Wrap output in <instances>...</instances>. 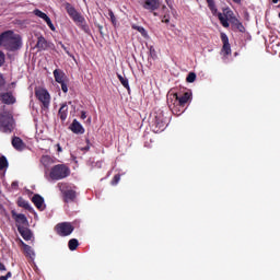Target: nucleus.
<instances>
[{"mask_svg":"<svg viewBox=\"0 0 280 280\" xmlns=\"http://www.w3.org/2000/svg\"><path fill=\"white\" fill-rule=\"evenodd\" d=\"M5 62V55L0 51V65H3Z\"/></svg>","mask_w":280,"mask_h":280,"instance_id":"35","label":"nucleus"},{"mask_svg":"<svg viewBox=\"0 0 280 280\" xmlns=\"http://www.w3.org/2000/svg\"><path fill=\"white\" fill-rule=\"evenodd\" d=\"M18 231L22 235L23 240H25L26 242H30V240H32V231H30V229L19 226Z\"/></svg>","mask_w":280,"mask_h":280,"instance_id":"15","label":"nucleus"},{"mask_svg":"<svg viewBox=\"0 0 280 280\" xmlns=\"http://www.w3.org/2000/svg\"><path fill=\"white\" fill-rule=\"evenodd\" d=\"M61 84V90L63 93H68L69 92V88L67 86V81H63Z\"/></svg>","mask_w":280,"mask_h":280,"instance_id":"32","label":"nucleus"},{"mask_svg":"<svg viewBox=\"0 0 280 280\" xmlns=\"http://www.w3.org/2000/svg\"><path fill=\"white\" fill-rule=\"evenodd\" d=\"M120 179L121 177H119V175L114 176V179L112 180V185H117V183H119Z\"/></svg>","mask_w":280,"mask_h":280,"instance_id":"34","label":"nucleus"},{"mask_svg":"<svg viewBox=\"0 0 280 280\" xmlns=\"http://www.w3.org/2000/svg\"><path fill=\"white\" fill-rule=\"evenodd\" d=\"M140 5L144 8V10H159L161 8V2L159 0H140Z\"/></svg>","mask_w":280,"mask_h":280,"instance_id":"8","label":"nucleus"},{"mask_svg":"<svg viewBox=\"0 0 280 280\" xmlns=\"http://www.w3.org/2000/svg\"><path fill=\"white\" fill-rule=\"evenodd\" d=\"M132 28L137 30V32H139L144 38H148V32L145 31V28H143V26L132 25Z\"/></svg>","mask_w":280,"mask_h":280,"instance_id":"25","label":"nucleus"},{"mask_svg":"<svg viewBox=\"0 0 280 280\" xmlns=\"http://www.w3.org/2000/svg\"><path fill=\"white\" fill-rule=\"evenodd\" d=\"M234 3H237L238 5L242 3V0H232Z\"/></svg>","mask_w":280,"mask_h":280,"instance_id":"43","label":"nucleus"},{"mask_svg":"<svg viewBox=\"0 0 280 280\" xmlns=\"http://www.w3.org/2000/svg\"><path fill=\"white\" fill-rule=\"evenodd\" d=\"M46 174L48 175V178H50V180H62V178H67V176L71 174V171L68 168L67 165L58 164L52 166Z\"/></svg>","mask_w":280,"mask_h":280,"instance_id":"3","label":"nucleus"},{"mask_svg":"<svg viewBox=\"0 0 280 280\" xmlns=\"http://www.w3.org/2000/svg\"><path fill=\"white\" fill-rule=\"evenodd\" d=\"M207 3L212 14L214 16H218L223 27H229V22L232 23V25H236L237 27H240V20L235 18L231 9H224L223 13H219L218 8H215V3L213 2V0H207Z\"/></svg>","mask_w":280,"mask_h":280,"instance_id":"1","label":"nucleus"},{"mask_svg":"<svg viewBox=\"0 0 280 280\" xmlns=\"http://www.w3.org/2000/svg\"><path fill=\"white\" fill-rule=\"evenodd\" d=\"M42 163H43V165H45V167H49V165H51L54 163V159L51 156L44 155L42 158Z\"/></svg>","mask_w":280,"mask_h":280,"instance_id":"23","label":"nucleus"},{"mask_svg":"<svg viewBox=\"0 0 280 280\" xmlns=\"http://www.w3.org/2000/svg\"><path fill=\"white\" fill-rule=\"evenodd\" d=\"M68 246L70 250H75V248H78L79 246L78 240L75 238L70 240L68 243Z\"/></svg>","mask_w":280,"mask_h":280,"instance_id":"27","label":"nucleus"},{"mask_svg":"<svg viewBox=\"0 0 280 280\" xmlns=\"http://www.w3.org/2000/svg\"><path fill=\"white\" fill-rule=\"evenodd\" d=\"M108 16H109L113 25H115V23H117V20L115 19V13H113V11H109Z\"/></svg>","mask_w":280,"mask_h":280,"instance_id":"31","label":"nucleus"},{"mask_svg":"<svg viewBox=\"0 0 280 280\" xmlns=\"http://www.w3.org/2000/svg\"><path fill=\"white\" fill-rule=\"evenodd\" d=\"M10 278H12V272H8L5 276H1L0 280H9Z\"/></svg>","mask_w":280,"mask_h":280,"instance_id":"33","label":"nucleus"},{"mask_svg":"<svg viewBox=\"0 0 280 280\" xmlns=\"http://www.w3.org/2000/svg\"><path fill=\"white\" fill-rule=\"evenodd\" d=\"M18 205L19 207H23L24 209H30V211H34V209H32V207H30V202H27L25 199L20 198L18 200Z\"/></svg>","mask_w":280,"mask_h":280,"instance_id":"24","label":"nucleus"},{"mask_svg":"<svg viewBox=\"0 0 280 280\" xmlns=\"http://www.w3.org/2000/svg\"><path fill=\"white\" fill-rule=\"evenodd\" d=\"M0 98L4 102V104H14V102H16L14 96H12L10 93L2 94Z\"/></svg>","mask_w":280,"mask_h":280,"instance_id":"19","label":"nucleus"},{"mask_svg":"<svg viewBox=\"0 0 280 280\" xmlns=\"http://www.w3.org/2000/svg\"><path fill=\"white\" fill-rule=\"evenodd\" d=\"M13 217H14V220L18 224V229H19V226H27L28 222H27V217H25V214L13 213Z\"/></svg>","mask_w":280,"mask_h":280,"instance_id":"13","label":"nucleus"},{"mask_svg":"<svg viewBox=\"0 0 280 280\" xmlns=\"http://www.w3.org/2000/svg\"><path fill=\"white\" fill-rule=\"evenodd\" d=\"M13 124L14 120L10 112L0 115V130H2V132H12Z\"/></svg>","mask_w":280,"mask_h":280,"instance_id":"4","label":"nucleus"},{"mask_svg":"<svg viewBox=\"0 0 280 280\" xmlns=\"http://www.w3.org/2000/svg\"><path fill=\"white\" fill-rule=\"evenodd\" d=\"M56 232L61 237H67V235H71L73 233V225L71 223H59L56 225Z\"/></svg>","mask_w":280,"mask_h":280,"instance_id":"6","label":"nucleus"},{"mask_svg":"<svg viewBox=\"0 0 280 280\" xmlns=\"http://www.w3.org/2000/svg\"><path fill=\"white\" fill-rule=\"evenodd\" d=\"M150 54H151L152 58H156V50H154L153 47L150 48Z\"/></svg>","mask_w":280,"mask_h":280,"instance_id":"36","label":"nucleus"},{"mask_svg":"<svg viewBox=\"0 0 280 280\" xmlns=\"http://www.w3.org/2000/svg\"><path fill=\"white\" fill-rule=\"evenodd\" d=\"M191 100V92H186L182 97H179V106H185Z\"/></svg>","mask_w":280,"mask_h":280,"instance_id":"20","label":"nucleus"},{"mask_svg":"<svg viewBox=\"0 0 280 280\" xmlns=\"http://www.w3.org/2000/svg\"><path fill=\"white\" fill-rule=\"evenodd\" d=\"M187 82L191 83V82H196V73L190 72L187 77Z\"/></svg>","mask_w":280,"mask_h":280,"instance_id":"30","label":"nucleus"},{"mask_svg":"<svg viewBox=\"0 0 280 280\" xmlns=\"http://www.w3.org/2000/svg\"><path fill=\"white\" fill-rule=\"evenodd\" d=\"M54 77L56 82H58V84H62V82H67V75L61 70H55Z\"/></svg>","mask_w":280,"mask_h":280,"instance_id":"16","label":"nucleus"},{"mask_svg":"<svg viewBox=\"0 0 280 280\" xmlns=\"http://www.w3.org/2000/svg\"><path fill=\"white\" fill-rule=\"evenodd\" d=\"M88 122L91 124V118L88 119Z\"/></svg>","mask_w":280,"mask_h":280,"instance_id":"45","label":"nucleus"},{"mask_svg":"<svg viewBox=\"0 0 280 280\" xmlns=\"http://www.w3.org/2000/svg\"><path fill=\"white\" fill-rule=\"evenodd\" d=\"M59 45L61 46V48H62V49H65V51L68 54V56H70L69 50H67V47H66V46H63V44H62V43H60Z\"/></svg>","mask_w":280,"mask_h":280,"instance_id":"37","label":"nucleus"},{"mask_svg":"<svg viewBox=\"0 0 280 280\" xmlns=\"http://www.w3.org/2000/svg\"><path fill=\"white\" fill-rule=\"evenodd\" d=\"M4 84L3 77L0 74V86Z\"/></svg>","mask_w":280,"mask_h":280,"instance_id":"41","label":"nucleus"},{"mask_svg":"<svg viewBox=\"0 0 280 280\" xmlns=\"http://www.w3.org/2000/svg\"><path fill=\"white\" fill-rule=\"evenodd\" d=\"M221 40L223 44L221 54L224 56V58H226V56H231V44L229 43V36H226L224 33H221Z\"/></svg>","mask_w":280,"mask_h":280,"instance_id":"9","label":"nucleus"},{"mask_svg":"<svg viewBox=\"0 0 280 280\" xmlns=\"http://www.w3.org/2000/svg\"><path fill=\"white\" fill-rule=\"evenodd\" d=\"M0 270H1V271H5V265H3V264L0 262Z\"/></svg>","mask_w":280,"mask_h":280,"instance_id":"39","label":"nucleus"},{"mask_svg":"<svg viewBox=\"0 0 280 280\" xmlns=\"http://www.w3.org/2000/svg\"><path fill=\"white\" fill-rule=\"evenodd\" d=\"M35 95L37 100L40 101L44 108H49V104H51V95L49 94V91L45 88H37L35 90Z\"/></svg>","mask_w":280,"mask_h":280,"instance_id":"5","label":"nucleus"},{"mask_svg":"<svg viewBox=\"0 0 280 280\" xmlns=\"http://www.w3.org/2000/svg\"><path fill=\"white\" fill-rule=\"evenodd\" d=\"M72 21H74L75 24L79 25V27H84V25H86V20L84 19V16H82V14L77 13L74 15V18H72Z\"/></svg>","mask_w":280,"mask_h":280,"instance_id":"17","label":"nucleus"},{"mask_svg":"<svg viewBox=\"0 0 280 280\" xmlns=\"http://www.w3.org/2000/svg\"><path fill=\"white\" fill-rule=\"evenodd\" d=\"M12 145L19 152H23V150L25 149V143L19 137L12 139Z\"/></svg>","mask_w":280,"mask_h":280,"instance_id":"14","label":"nucleus"},{"mask_svg":"<svg viewBox=\"0 0 280 280\" xmlns=\"http://www.w3.org/2000/svg\"><path fill=\"white\" fill-rule=\"evenodd\" d=\"M32 202L39 211H45V199L40 195H35L32 198Z\"/></svg>","mask_w":280,"mask_h":280,"instance_id":"11","label":"nucleus"},{"mask_svg":"<svg viewBox=\"0 0 280 280\" xmlns=\"http://www.w3.org/2000/svg\"><path fill=\"white\" fill-rule=\"evenodd\" d=\"M66 10L71 19H73L79 13L78 10H75V8L69 3H66Z\"/></svg>","mask_w":280,"mask_h":280,"instance_id":"21","label":"nucleus"},{"mask_svg":"<svg viewBox=\"0 0 280 280\" xmlns=\"http://www.w3.org/2000/svg\"><path fill=\"white\" fill-rule=\"evenodd\" d=\"M118 80H119L120 84H122V86H125V89L130 91V84L128 83V80L126 78L121 77V74H118Z\"/></svg>","mask_w":280,"mask_h":280,"instance_id":"26","label":"nucleus"},{"mask_svg":"<svg viewBox=\"0 0 280 280\" xmlns=\"http://www.w3.org/2000/svg\"><path fill=\"white\" fill-rule=\"evenodd\" d=\"M0 170H8V159L0 156Z\"/></svg>","mask_w":280,"mask_h":280,"instance_id":"28","label":"nucleus"},{"mask_svg":"<svg viewBox=\"0 0 280 280\" xmlns=\"http://www.w3.org/2000/svg\"><path fill=\"white\" fill-rule=\"evenodd\" d=\"M69 110V107H67V104H62L60 109H59V116L62 121L67 119V112Z\"/></svg>","mask_w":280,"mask_h":280,"instance_id":"22","label":"nucleus"},{"mask_svg":"<svg viewBox=\"0 0 280 280\" xmlns=\"http://www.w3.org/2000/svg\"><path fill=\"white\" fill-rule=\"evenodd\" d=\"M0 46L14 51L21 48V36L12 31H7L0 35Z\"/></svg>","mask_w":280,"mask_h":280,"instance_id":"2","label":"nucleus"},{"mask_svg":"<svg viewBox=\"0 0 280 280\" xmlns=\"http://www.w3.org/2000/svg\"><path fill=\"white\" fill-rule=\"evenodd\" d=\"M70 130H72L74 132V135H84V132H85L84 127L77 119H74L72 121V124L70 126Z\"/></svg>","mask_w":280,"mask_h":280,"instance_id":"12","label":"nucleus"},{"mask_svg":"<svg viewBox=\"0 0 280 280\" xmlns=\"http://www.w3.org/2000/svg\"><path fill=\"white\" fill-rule=\"evenodd\" d=\"M21 245L23 247V250L25 253V255L27 257H30L31 259H34V249H32V247H30L27 244H25L23 241H21Z\"/></svg>","mask_w":280,"mask_h":280,"instance_id":"18","label":"nucleus"},{"mask_svg":"<svg viewBox=\"0 0 280 280\" xmlns=\"http://www.w3.org/2000/svg\"><path fill=\"white\" fill-rule=\"evenodd\" d=\"M280 0H272L273 3H279Z\"/></svg>","mask_w":280,"mask_h":280,"instance_id":"44","label":"nucleus"},{"mask_svg":"<svg viewBox=\"0 0 280 280\" xmlns=\"http://www.w3.org/2000/svg\"><path fill=\"white\" fill-rule=\"evenodd\" d=\"M86 118V112H82L81 113V119H85Z\"/></svg>","mask_w":280,"mask_h":280,"instance_id":"38","label":"nucleus"},{"mask_svg":"<svg viewBox=\"0 0 280 280\" xmlns=\"http://www.w3.org/2000/svg\"><path fill=\"white\" fill-rule=\"evenodd\" d=\"M57 151L62 152V148L60 147V144H57Z\"/></svg>","mask_w":280,"mask_h":280,"instance_id":"42","label":"nucleus"},{"mask_svg":"<svg viewBox=\"0 0 280 280\" xmlns=\"http://www.w3.org/2000/svg\"><path fill=\"white\" fill-rule=\"evenodd\" d=\"M178 102H179L178 94H176L174 92L168 93L167 104L172 108V110H174L175 113L180 112V109H178V106H180V104H178Z\"/></svg>","mask_w":280,"mask_h":280,"instance_id":"7","label":"nucleus"},{"mask_svg":"<svg viewBox=\"0 0 280 280\" xmlns=\"http://www.w3.org/2000/svg\"><path fill=\"white\" fill-rule=\"evenodd\" d=\"M163 23H170V19H167V16H164V19L162 20Z\"/></svg>","mask_w":280,"mask_h":280,"instance_id":"40","label":"nucleus"},{"mask_svg":"<svg viewBox=\"0 0 280 280\" xmlns=\"http://www.w3.org/2000/svg\"><path fill=\"white\" fill-rule=\"evenodd\" d=\"M34 14H35V16H38L39 19L45 21V23H47L48 27H50L51 32H56V26H54V23H51V19H49V16L47 14H45V12H43L40 10H35Z\"/></svg>","mask_w":280,"mask_h":280,"instance_id":"10","label":"nucleus"},{"mask_svg":"<svg viewBox=\"0 0 280 280\" xmlns=\"http://www.w3.org/2000/svg\"><path fill=\"white\" fill-rule=\"evenodd\" d=\"M66 198H67V200H73V198H75V191H73V190H68V191L66 192Z\"/></svg>","mask_w":280,"mask_h":280,"instance_id":"29","label":"nucleus"}]
</instances>
